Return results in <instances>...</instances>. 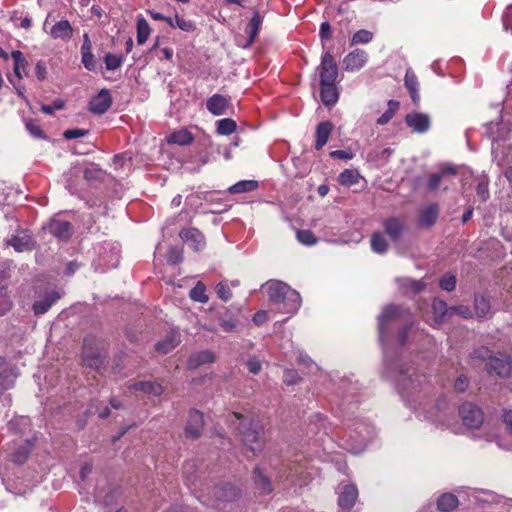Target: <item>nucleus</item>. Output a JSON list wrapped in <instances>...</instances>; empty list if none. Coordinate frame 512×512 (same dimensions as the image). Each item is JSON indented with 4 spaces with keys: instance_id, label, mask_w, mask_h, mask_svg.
<instances>
[{
    "instance_id": "f257e3e1",
    "label": "nucleus",
    "mask_w": 512,
    "mask_h": 512,
    "mask_svg": "<svg viewBox=\"0 0 512 512\" xmlns=\"http://www.w3.org/2000/svg\"><path fill=\"white\" fill-rule=\"evenodd\" d=\"M384 365L387 372L393 374L396 388L400 395L409 399L415 395L426 382V376L416 368L404 362L401 358H389L387 352L384 355Z\"/></svg>"
},
{
    "instance_id": "f03ea898",
    "label": "nucleus",
    "mask_w": 512,
    "mask_h": 512,
    "mask_svg": "<svg viewBox=\"0 0 512 512\" xmlns=\"http://www.w3.org/2000/svg\"><path fill=\"white\" fill-rule=\"evenodd\" d=\"M269 299L284 313L294 314L301 306L300 294L279 280H269L265 285Z\"/></svg>"
},
{
    "instance_id": "7ed1b4c3",
    "label": "nucleus",
    "mask_w": 512,
    "mask_h": 512,
    "mask_svg": "<svg viewBox=\"0 0 512 512\" xmlns=\"http://www.w3.org/2000/svg\"><path fill=\"white\" fill-rule=\"evenodd\" d=\"M243 443L255 454L264 447L263 426L258 420L242 418L238 427Z\"/></svg>"
},
{
    "instance_id": "20e7f679",
    "label": "nucleus",
    "mask_w": 512,
    "mask_h": 512,
    "mask_svg": "<svg viewBox=\"0 0 512 512\" xmlns=\"http://www.w3.org/2000/svg\"><path fill=\"white\" fill-rule=\"evenodd\" d=\"M473 357L477 359L487 360L486 368L489 374H496L499 377H508L512 371L511 357L506 354H498L492 356L491 352L486 348H480L474 351Z\"/></svg>"
},
{
    "instance_id": "39448f33",
    "label": "nucleus",
    "mask_w": 512,
    "mask_h": 512,
    "mask_svg": "<svg viewBox=\"0 0 512 512\" xmlns=\"http://www.w3.org/2000/svg\"><path fill=\"white\" fill-rule=\"evenodd\" d=\"M409 311L401 306L388 305L378 317V334L381 343H384L389 335L390 327L409 317Z\"/></svg>"
},
{
    "instance_id": "423d86ee",
    "label": "nucleus",
    "mask_w": 512,
    "mask_h": 512,
    "mask_svg": "<svg viewBox=\"0 0 512 512\" xmlns=\"http://www.w3.org/2000/svg\"><path fill=\"white\" fill-rule=\"evenodd\" d=\"M43 229L54 236L57 240L67 242L72 237L74 229L69 221L59 218L50 219Z\"/></svg>"
},
{
    "instance_id": "0eeeda50",
    "label": "nucleus",
    "mask_w": 512,
    "mask_h": 512,
    "mask_svg": "<svg viewBox=\"0 0 512 512\" xmlns=\"http://www.w3.org/2000/svg\"><path fill=\"white\" fill-rule=\"evenodd\" d=\"M319 71L320 84L335 83L338 76V66L333 55L327 51L322 55Z\"/></svg>"
},
{
    "instance_id": "6e6552de",
    "label": "nucleus",
    "mask_w": 512,
    "mask_h": 512,
    "mask_svg": "<svg viewBox=\"0 0 512 512\" xmlns=\"http://www.w3.org/2000/svg\"><path fill=\"white\" fill-rule=\"evenodd\" d=\"M463 424L469 428L477 429L483 423V413L476 405L466 402L459 409Z\"/></svg>"
},
{
    "instance_id": "1a4fd4ad",
    "label": "nucleus",
    "mask_w": 512,
    "mask_h": 512,
    "mask_svg": "<svg viewBox=\"0 0 512 512\" xmlns=\"http://www.w3.org/2000/svg\"><path fill=\"white\" fill-rule=\"evenodd\" d=\"M406 125L414 133H426L431 126V120L428 114L412 111L405 116Z\"/></svg>"
},
{
    "instance_id": "9d476101",
    "label": "nucleus",
    "mask_w": 512,
    "mask_h": 512,
    "mask_svg": "<svg viewBox=\"0 0 512 512\" xmlns=\"http://www.w3.org/2000/svg\"><path fill=\"white\" fill-rule=\"evenodd\" d=\"M82 354L83 362L89 368L99 370L104 363L105 356L101 355L100 352L93 347V341L91 339H84Z\"/></svg>"
},
{
    "instance_id": "9b49d317",
    "label": "nucleus",
    "mask_w": 512,
    "mask_h": 512,
    "mask_svg": "<svg viewBox=\"0 0 512 512\" xmlns=\"http://www.w3.org/2000/svg\"><path fill=\"white\" fill-rule=\"evenodd\" d=\"M112 105L110 91L106 88L101 89L89 102V111L95 115H103Z\"/></svg>"
},
{
    "instance_id": "f8f14e48",
    "label": "nucleus",
    "mask_w": 512,
    "mask_h": 512,
    "mask_svg": "<svg viewBox=\"0 0 512 512\" xmlns=\"http://www.w3.org/2000/svg\"><path fill=\"white\" fill-rule=\"evenodd\" d=\"M368 61V53L362 49H355L348 53L343 59V68L346 71H358L365 66Z\"/></svg>"
},
{
    "instance_id": "ddd939ff",
    "label": "nucleus",
    "mask_w": 512,
    "mask_h": 512,
    "mask_svg": "<svg viewBox=\"0 0 512 512\" xmlns=\"http://www.w3.org/2000/svg\"><path fill=\"white\" fill-rule=\"evenodd\" d=\"M60 298L61 295L56 290L45 291V293L42 296H39L32 305L34 314H45Z\"/></svg>"
},
{
    "instance_id": "4468645a",
    "label": "nucleus",
    "mask_w": 512,
    "mask_h": 512,
    "mask_svg": "<svg viewBox=\"0 0 512 512\" xmlns=\"http://www.w3.org/2000/svg\"><path fill=\"white\" fill-rule=\"evenodd\" d=\"M7 245L12 246L17 252L31 251L35 248V241L27 231H20L7 240Z\"/></svg>"
},
{
    "instance_id": "2eb2a0df",
    "label": "nucleus",
    "mask_w": 512,
    "mask_h": 512,
    "mask_svg": "<svg viewBox=\"0 0 512 512\" xmlns=\"http://www.w3.org/2000/svg\"><path fill=\"white\" fill-rule=\"evenodd\" d=\"M204 425L203 414L198 410H191L185 427V436L191 439H197L201 435Z\"/></svg>"
},
{
    "instance_id": "dca6fc26",
    "label": "nucleus",
    "mask_w": 512,
    "mask_h": 512,
    "mask_svg": "<svg viewBox=\"0 0 512 512\" xmlns=\"http://www.w3.org/2000/svg\"><path fill=\"white\" fill-rule=\"evenodd\" d=\"M263 22V17L260 15L259 11H254L252 14V17L246 27V33L248 35L247 39H245L244 42L238 41V45L242 46L243 48H247L253 44L255 41L261 25Z\"/></svg>"
},
{
    "instance_id": "f3484780",
    "label": "nucleus",
    "mask_w": 512,
    "mask_h": 512,
    "mask_svg": "<svg viewBox=\"0 0 512 512\" xmlns=\"http://www.w3.org/2000/svg\"><path fill=\"white\" fill-rule=\"evenodd\" d=\"M358 498V490L355 485H345L339 492L338 505L341 509L349 511Z\"/></svg>"
},
{
    "instance_id": "a211bd4d",
    "label": "nucleus",
    "mask_w": 512,
    "mask_h": 512,
    "mask_svg": "<svg viewBox=\"0 0 512 512\" xmlns=\"http://www.w3.org/2000/svg\"><path fill=\"white\" fill-rule=\"evenodd\" d=\"M179 235L195 251L202 249L205 245L204 235L196 228L183 229Z\"/></svg>"
},
{
    "instance_id": "6ab92c4d",
    "label": "nucleus",
    "mask_w": 512,
    "mask_h": 512,
    "mask_svg": "<svg viewBox=\"0 0 512 512\" xmlns=\"http://www.w3.org/2000/svg\"><path fill=\"white\" fill-rule=\"evenodd\" d=\"M181 342V335L176 330L169 331L165 338L155 345V350L161 354H168Z\"/></svg>"
},
{
    "instance_id": "aec40b11",
    "label": "nucleus",
    "mask_w": 512,
    "mask_h": 512,
    "mask_svg": "<svg viewBox=\"0 0 512 512\" xmlns=\"http://www.w3.org/2000/svg\"><path fill=\"white\" fill-rule=\"evenodd\" d=\"M215 361V354L210 350H202L192 354L187 362L188 368L191 370L197 369L198 367L210 364Z\"/></svg>"
},
{
    "instance_id": "412c9836",
    "label": "nucleus",
    "mask_w": 512,
    "mask_h": 512,
    "mask_svg": "<svg viewBox=\"0 0 512 512\" xmlns=\"http://www.w3.org/2000/svg\"><path fill=\"white\" fill-rule=\"evenodd\" d=\"M228 105V100L220 94H214L206 102L207 110L216 116L225 114Z\"/></svg>"
},
{
    "instance_id": "4be33fe9",
    "label": "nucleus",
    "mask_w": 512,
    "mask_h": 512,
    "mask_svg": "<svg viewBox=\"0 0 512 512\" xmlns=\"http://www.w3.org/2000/svg\"><path fill=\"white\" fill-rule=\"evenodd\" d=\"M50 35L53 39H61L64 41H68L71 39L73 35V29L68 20H60L56 22L51 30Z\"/></svg>"
},
{
    "instance_id": "5701e85b",
    "label": "nucleus",
    "mask_w": 512,
    "mask_h": 512,
    "mask_svg": "<svg viewBox=\"0 0 512 512\" xmlns=\"http://www.w3.org/2000/svg\"><path fill=\"white\" fill-rule=\"evenodd\" d=\"M385 233L391 238L392 241H398L404 231V223L398 218H389L383 222Z\"/></svg>"
},
{
    "instance_id": "b1692460",
    "label": "nucleus",
    "mask_w": 512,
    "mask_h": 512,
    "mask_svg": "<svg viewBox=\"0 0 512 512\" xmlns=\"http://www.w3.org/2000/svg\"><path fill=\"white\" fill-rule=\"evenodd\" d=\"M320 98L323 104L327 107L334 106L339 99V92L335 83L320 84Z\"/></svg>"
},
{
    "instance_id": "393cba45",
    "label": "nucleus",
    "mask_w": 512,
    "mask_h": 512,
    "mask_svg": "<svg viewBox=\"0 0 512 512\" xmlns=\"http://www.w3.org/2000/svg\"><path fill=\"white\" fill-rule=\"evenodd\" d=\"M129 389L135 391H143L144 393L153 396H160L164 392V389L161 384L151 381H139L133 383L129 386Z\"/></svg>"
},
{
    "instance_id": "a878e982",
    "label": "nucleus",
    "mask_w": 512,
    "mask_h": 512,
    "mask_svg": "<svg viewBox=\"0 0 512 512\" xmlns=\"http://www.w3.org/2000/svg\"><path fill=\"white\" fill-rule=\"evenodd\" d=\"M438 215V206L436 204H431L420 211L419 223L422 226L431 227L436 223Z\"/></svg>"
},
{
    "instance_id": "bb28decb",
    "label": "nucleus",
    "mask_w": 512,
    "mask_h": 512,
    "mask_svg": "<svg viewBox=\"0 0 512 512\" xmlns=\"http://www.w3.org/2000/svg\"><path fill=\"white\" fill-rule=\"evenodd\" d=\"M332 124L329 121H324L318 124L316 128V141H315V149L321 150L323 146L327 143L329 136L332 131Z\"/></svg>"
},
{
    "instance_id": "cd10ccee",
    "label": "nucleus",
    "mask_w": 512,
    "mask_h": 512,
    "mask_svg": "<svg viewBox=\"0 0 512 512\" xmlns=\"http://www.w3.org/2000/svg\"><path fill=\"white\" fill-rule=\"evenodd\" d=\"M457 171L454 166H446L443 167L439 172L434 173L430 176L427 187L429 190L434 191L439 186L441 181L446 178L447 176H454L456 175Z\"/></svg>"
},
{
    "instance_id": "c85d7f7f",
    "label": "nucleus",
    "mask_w": 512,
    "mask_h": 512,
    "mask_svg": "<svg viewBox=\"0 0 512 512\" xmlns=\"http://www.w3.org/2000/svg\"><path fill=\"white\" fill-rule=\"evenodd\" d=\"M432 311L434 320L437 324H441L445 319L451 317V307H448L447 303L440 299H435L433 301Z\"/></svg>"
},
{
    "instance_id": "c756f323",
    "label": "nucleus",
    "mask_w": 512,
    "mask_h": 512,
    "mask_svg": "<svg viewBox=\"0 0 512 512\" xmlns=\"http://www.w3.org/2000/svg\"><path fill=\"white\" fill-rule=\"evenodd\" d=\"M33 447V443L30 440H26L23 444L19 445L11 454V460L18 464L22 465L28 459L31 450Z\"/></svg>"
},
{
    "instance_id": "7c9ffc66",
    "label": "nucleus",
    "mask_w": 512,
    "mask_h": 512,
    "mask_svg": "<svg viewBox=\"0 0 512 512\" xmlns=\"http://www.w3.org/2000/svg\"><path fill=\"white\" fill-rule=\"evenodd\" d=\"M405 86L408 89L411 99L414 104L419 102V94H418V79L415 73L408 69L404 78Z\"/></svg>"
},
{
    "instance_id": "2f4dec72",
    "label": "nucleus",
    "mask_w": 512,
    "mask_h": 512,
    "mask_svg": "<svg viewBox=\"0 0 512 512\" xmlns=\"http://www.w3.org/2000/svg\"><path fill=\"white\" fill-rule=\"evenodd\" d=\"M253 479H254L255 486L260 491V493L269 494L272 491V485H271L269 478H267L263 474V472L260 468L256 467L254 469Z\"/></svg>"
},
{
    "instance_id": "473e14b6",
    "label": "nucleus",
    "mask_w": 512,
    "mask_h": 512,
    "mask_svg": "<svg viewBox=\"0 0 512 512\" xmlns=\"http://www.w3.org/2000/svg\"><path fill=\"white\" fill-rule=\"evenodd\" d=\"M458 506V498L452 493H444L437 500V508L441 512H450Z\"/></svg>"
},
{
    "instance_id": "72a5a7b5",
    "label": "nucleus",
    "mask_w": 512,
    "mask_h": 512,
    "mask_svg": "<svg viewBox=\"0 0 512 512\" xmlns=\"http://www.w3.org/2000/svg\"><path fill=\"white\" fill-rule=\"evenodd\" d=\"M475 312L479 318H486L490 314L491 305L488 298L483 295H476L474 298Z\"/></svg>"
},
{
    "instance_id": "f704fd0d",
    "label": "nucleus",
    "mask_w": 512,
    "mask_h": 512,
    "mask_svg": "<svg viewBox=\"0 0 512 512\" xmlns=\"http://www.w3.org/2000/svg\"><path fill=\"white\" fill-rule=\"evenodd\" d=\"M354 432L357 434V448L360 449L364 447L371 438L372 428L363 423H358Z\"/></svg>"
},
{
    "instance_id": "c9c22d12",
    "label": "nucleus",
    "mask_w": 512,
    "mask_h": 512,
    "mask_svg": "<svg viewBox=\"0 0 512 512\" xmlns=\"http://www.w3.org/2000/svg\"><path fill=\"white\" fill-rule=\"evenodd\" d=\"M167 141L171 144L184 146L190 144L193 141V136L187 130H180L170 134V136L167 138Z\"/></svg>"
},
{
    "instance_id": "e433bc0d",
    "label": "nucleus",
    "mask_w": 512,
    "mask_h": 512,
    "mask_svg": "<svg viewBox=\"0 0 512 512\" xmlns=\"http://www.w3.org/2000/svg\"><path fill=\"white\" fill-rule=\"evenodd\" d=\"M151 29L146 21V19L143 16L137 17V43L139 45L144 44L149 35H150Z\"/></svg>"
},
{
    "instance_id": "4c0bfd02",
    "label": "nucleus",
    "mask_w": 512,
    "mask_h": 512,
    "mask_svg": "<svg viewBox=\"0 0 512 512\" xmlns=\"http://www.w3.org/2000/svg\"><path fill=\"white\" fill-rule=\"evenodd\" d=\"M258 188V182L255 180H242L229 187L228 191L232 194L246 193Z\"/></svg>"
},
{
    "instance_id": "58836bf2",
    "label": "nucleus",
    "mask_w": 512,
    "mask_h": 512,
    "mask_svg": "<svg viewBox=\"0 0 512 512\" xmlns=\"http://www.w3.org/2000/svg\"><path fill=\"white\" fill-rule=\"evenodd\" d=\"M237 128L236 122L231 118H224L216 122V131L220 135H230Z\"/></svg>"
},
{
    "instance_id": "ea45409f",
    "label": "nucleus",
    "mask_w": 512,
    "mask_h": 512,
    "mask_svg": "<svg viewBox=\"0 0 512 512\" xmlns=\"http://www.w3.org/2000/svg\"><path fill=\"white\" fill-rule=\"evenodd\" d=\"M359 177L360 175L357 170L345 169L340 173L338 181L341 185L352 186L358 183Z\"/></svg>"
},
{
    "instance_id": "a19ab883",
    "label": "nucleus",
    "mask_w": 512,
    "mask_h": 512,
    "mask_svg": "<svg viewBox=\"0 0 512 512\" xmlns=\"http://www.w3.org/2000/svg\"><path fill=\"white\" fill-rule=\"evenodd\" d=\"M189 295L192 300L199 303H207L209 300L206 294V286L200 281L190 290Z\"/></svg>"
},
{
    "instance_id": "79ce46f5",
    "label": "nucleus",
    "mask_w": 512,
    "mask_h": 512,
    "mask_svg": "<svg viewBox=\"0 0 512 512\" xmlns=\"http://www.w3.org/2000/svg\"><path fill=\"white\" fill-rule=\"evenodd\" d=\"M399 102L396 100H389L388 101V108L387 110L377 119L378 125H385L387 124L395 115L396 111L399 108Z\"/></svg>"
},
{
    "instance_id": "37998d69",
    "label": "nucleus",
    "mask_w": 512,
    "mask_h": 512,
    "mask_svg": "<svg viewBox=\"0 0 512 512\" xmlns=\"http://www.w3.org/2000/svg\"><path fill=\"white\" fill-rule=\"evenodd\" d=\"M25 126L28 132L37 139H46V135L41 128V125L39 124L38 120L35 119H26L25 120Z\"/></svg>"
},
{
    "instance_id": "c03bdc74",
    "label": "nucleus",
    "mask_w": 512,
    "mask_h": 512,
    "mask_svg": "<svg viewBox=\"0 0 512 512\" xmlns=\"http://www.w3.org/2000/svg\"><path fill=\"white\" fill-rule=\"evenodd\" d=\"M371 248L374 252L382 254L388 249V245L381 233H374L371 237Z\"/></svg>"
},
{
    "instance_id": "a18cd8bd",
    "label": "nucleus",
    "mask_w": 512,
    "mask_h": 512,
    "mask_svg": "<svg viewBox=\"0 0 512 512\" xmlns=\"http://www.w3.org/2000/svg\"><path fill=\"white\" fill-rule=\"evenodd\" d=\"M398 282L403 289L412 291L413 293H419L425 288V285L421 281L410 278L399 279Z\"/></svg>"
},
{
    "instance_id": "49530a36",
    "label": "nucleus",
    "mask_w": 512,
    "mask_h": 512,
    "mask_svg": "<svg viewBox=\"0 0 512 512\" xmlns=\"http://www.w3.org/2000/svg\"><path fill=\"white\" fill-rule=\"evenodd\" d=\"M123 61V56L117 54L107 53L104 57L106 69L109 71L118 69L122 65Z\"/></svg>"
},
{
    "instance_id": "de8ad7c7",
    "label": "nucleus",
    "mask_w": 512,
    "mask_h": 512,
    "mask_svg": "<svg viewBox=\"0 0 512 512\" xmlns=\"http://www.w3.org/2000/svg\"><path fill=\"white\" fill-rule=\"evenodd\" d=\"M83 177L87 181H98L103 177V171L98 167V165L91 164L84 169Z\"/></svg>"
},
{
    "instance_id": "09e8293b",
    "label": "nucleus",
    "mask_w": 512,
    "mask_h": 512,
    "mask_svg": "<svg viewBox=\"0 0 512 512\" xmlns=\"http://www.w3.org/2000/svg\"><path fill=\"white\" fill-rule=\"evenodd\" d=\"M373 39V33L366 29L358 30L354 33L351 44H368Z\"/></svg>"
},
{
    "instance_id": "8fccbe9b",
    "label": "nucleus",
    "mask_w": 512,
    "mask_h": 512,
    "mask_svg": "<svg viewBox=\"0 0 512 512\" xmlns=\"http://www.w3.org/2000/svg\"><path fill=\"white\" fill-rule=\"evenodd\" d=\"M297 239L300 243L304 245H314L317 243V237L310 230H299L297 232Z\"/></svg>"
},
{
    "instance_id": "3c124183",
    "label": "nucleus",
    "mask_w": 512,
    "mask_h": 512,
    "mask_svg": "<svg viewBox=\"0 0 512 512\" xmlns=\"http://www.w3.org/2000/svg\"><path fill=\"white\" fill-rule=\"evenodd\" d=\"M439 285L442 290L451 292L456 287V277L452 274H446L440 279Z\"/></svg>"
},
{
    "instance_id": "603ef678",
    "label": "nucleus",
    "mask_w": 512,
    "mask_h": 512,
    "mask_svg": "<svg viewBox=\"0 0 512 512\" xmlns=\"http://www.w3.org/2000/svg\"><path fill=\"white\" fill-rule=\"evenodd\" d=\"M9 377L8 369L4 358L0 357V392L9 388L7 383Z\"/></svg>"
},
{
    "instance_id": "864d4df0",
    "label": "nucleus",
    "mask_w": 512,
    "mask_h": 512,
    "mask_svg": "<svg viewBox=\"0 0 512 512\" xmlns=\"http://www.w3.org/2000/svg\"><path fill=\"white\" fill-rule=\"evenodd\" d=\"M65 105V102L61 99H56L52 104H43L41 105V111L45 114L52 115L55 111L61 110Z\"/></svg>"
},
{
    "instance_id": "5fc2aeb1",
    "label": "nucleus",
    "mask_w": 512,
    "mask_h": 512,
    "mask_svg": "<svg viewBox=\"0 0 512 512\" xmlns=\"http://www.w3.org/2000/svg\"><path fill=\"white\" fill-rule=\"evenodd\" d=\"M217 296L227 302L232 298V292L228 286H226L223 282H220L215 287Z\"/></svg>"
},
{
    "instance_id": "6e6d98bb",
    "label": "nucleus",
    "mask_w": 512,
    "mask_h": 512,
    "mask_svg": "<svg viewBox=\"0 0 512 512\" xmlns=\"http://www.w3.org/2000/svg\"><path fill=\"white\" fill-rule=\"evenodd\" d=\"M81 62L84 65V67L89 71H95L97 67V60L93 53H83Z\"/></svg>"
},
{
    "instance_id": "4d7b16f0",
    "label": "nucleus",
    "mask_w": 512,
    "mask_h": 512,
    "mask_svg": "<svg viewBox=\"0 0 512 512\" xmlns=\"http://www.w3.org/2000/svg\"><path fill=\"white\" fill-rule=\"evenodd\" d=\"M11 57L14 61V67L21 69H25L28 66V61L26 60L23 53L19 50H14L11 53Z\"/></svg>"
},
{
    "instance_id": "13d9d810",
    "label": "nucleus",
    "mask_w": 512,
    "mask_h": 512,
    "mask_svg": "<svg viewBox=\"0 0 512 512\" xmlns=\"http://www.w3.org/2000/svg\"><path fill=\"white\" fill-rule=\"evenodd\" d=\"M182 250L178 247H170L167 254V260L169 263L175 265L182 261Z\"/></svg>"
},
{
    "instance_id": "bf43d9fd",
    "label": "nucleus",
    "mask_w": 512,
    "mask_h": 512,
    "mask_svg": "<svg viewBox=\"0 0 512 512\" xmlns=\"http://www.w3.org/2000/svg\"><path fill=\"white\" fill-rule=\"evenodd\" d=\"M28 418L26 417H19V418H15V419H12L11 421L8 422V429L14 433H20L22 432L21 429H20V426L21 425H27L28 424Z\"/></svg>"
},
{
    "instance_id": "052dcab7",
    "label": "nucleus",
    "mask_w": 512,
    "mask_h": 512,
    "mask_svg": "<svg viewBox=\"0 0 512 512\" xmlns=\"http://www.w3.org/2000/svg\"><path fill=\"white\" fill-rule=\"evenodd\" d=\"M460 315L464 319H469L472 317V312L470 308L466 305H458V306H452L451 307V316L453 315Z\"/></svg>"
},
{
    "instance_id": "680f3d73",
    "label": "nucleus",
    "mask_w": 512,
    "mask_h": 512,
    "mask_svg": "<svg viewBox=\"0 0 512 512\" xmlns=\"http://www.w3.org/2000/svg\"><path fill=\"white\" fill-rule=\"evenodd\" d=\"M88 133H89V131L86 130V129L73 128V129L66 130L63 133V136H64L65 139L71 140V139H76V138L84 137Z\"/></svg>"
},
{
    "instance_id": "e2e57ef3",
    "label": "nucleus",
    "mask_w": 512,
    "mask_h": 512,
    "mask_svg": "<svg viewBox=\"0 0 512 512\" xmlns=\"http://www.w3.org/2000/svg\"><path fill=\"white\" fill-rule=\"evenodd\" d=\"M175 24L176 27L186 32H191L195 29V25L192 21L180 18L178 15L175 16Z\"/></svg>"
},
{
    "instance_id": "0e129e2a",
    "label": "nucleus",
    "mask_w": 512,
    "mask_h": 512,
    "mask_svg": "<svg viewBox=\"0 0 512 512\" xmlns=\"http://www.w3.org/2000/svg\"><path fill=\"white\" fill-rule=\"evenodd\" d=\"M477 196L482 200L486 201L489 198L488 182L481 180L476 187Z\"/></svg>"
},
{
    "instance_id": "69168bd1",
    "label": "nucleus",
    "mask_w": 512,
    "mask_h": 512,
    "mask_svg": "<svg viewBox=\"0 0 512 512\" xmlns=\"http://www.w3.org/2000/svg\"><path fill=\"white\" fill-rule=\"evenodd\" d=\"M247 368L250 373L256 375L261 371L262 365L258 358L252 357L247 361Z\"/></svg>"
},
{
    "instance_id": "338daca9",
    "label": "nucleus",
    "mask_w": 512,
    "mask_h": 512,
    "mask_svg": "<svg viewBox=\"0 0 512 512\" xmlns=\"http://www.w3.org/2000/svg\"><path fill=\"white\" fill-rule=\"evenodd\" d=\"M468 384V378L464 375H460L454 382V389L457 392L462 393L468 388Z\"/></svg>"
},
{
    "instance_id": "774afa93",
    "label": "nucleus",
    "mask_w": 512,
    "mask_h": 512,
    "mask_svg": "<svg viewBox=\"0 0 512 512\" xmlns=\"http://www.w3.org/2000/svg\"><path fill=\"white\" fill-rule=\"evenodd\" d=\"M283 380L287 385L296 384L300 378L296 371L294 370H285Z\"/></svg>"
}]
</instances>
